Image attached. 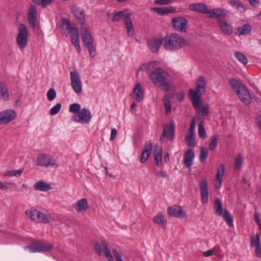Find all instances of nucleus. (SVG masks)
Here are the masks:
<instances>
[{"label":"nucleus","mask_w":261,"mask_h":261,"mask_svg":"<svg viewBox=\"0 0 261 261\" xmlns=\"http://www.w3.org/2000/svg\"><path fill=\"white\" fill-rule=\"evenodd\" d=\"M163 46L168 50H175L181 48L184 45L188 46L189 43L177 34H171L164 38Z\"/></svg>","instance_id":"nucleus-1"},{"label":"nucleus","mask_w":261,"mask_h":261,"mask_svg":"<svg viewBox=\"0 0 261 261\" xmlns=\"http://www.w3.org/2000/svg\"><path fill=\"white\" fill-rule=\"evenodd\" d=\"M206 81L203 76H199L196 84V90L191 89L189 90L190 99L193 106H198L201 99V95L205 92Z\"/></svg>","instance_id":"nucleus-2"},{"label":"nucleus","mask_w":261,"mask_h":261,"mask_svg":"<svg viewBox=\"0 0 261 261\" xmlns=\"http://www.w3.org/2000/svg\"><path fill=\"white\" fill-rule=\"evenodd\" d=\"M123 18L124 22L127 29V33L129 36L132 37L134 34V29L133 24L132 20L130 17V14L128 11L125 9L114 14L112 21H117Z\"/></svg>","instance_id":"nucleus-3"},{"label":"nucleus","mask_w":261,"mask_h":261,"mask_svg":"<svg viewBox=\"0 0 261 261\" xmlns=\"http://www.w3.org/2000/svg\"><path fill=\"white\" fill-rule=\"evenodd\" d=\"M80 30L82 40L89 51L90 56L93 58L96 55V51L93 45V40L91 34L86 27L83 26Z\"/></svg>","instance_id":"nucleus-4"},{"label":"nucleus","mask_w":261,"mask_h":261,"mask_svg":"<svg viewBox=\"0 0 261 261\" xmlns=\"http://www.w3.org/2000/svg\"><path fill=\"white\" fill-rule=\"evenodd\" d=\"M36 166L41 167H45L46 168L51 166L55 168L58 167V165L56 164V161L52 156L46 153L39 154L35 162Z\"/></svg>","instance_id":"nucleus-5"},{"label":"nucleus","mask_w":261,"mask_h":261,"mask_svg":"<svg viewBox=\"0 0 261 261\" xmlns=\"http://www.w3.org/2000/svg\"><path fill=\"white\" fill-rule=\"evenodd\" d=\"M151 81L156 86L163 83L166 80L168 75V73L160 67L156 68L148 73Z\"/></svg>","instance_id":"nucleus-6"},{"label":"nucleus","mask_w":261,"mask_h":261,"mask_svg":"<svg viewBox=\"0 0 261 261\" xmlns=\"http://www.w3.org/2000/svg\"><path fill=\"white\" fill-rule=\"evenodd\" d=\"M18 33L16 37V42L19 47L22 49L27 45L28 32L27 27L23 23H20L18 26Z\"/></svg>","instance_id":"nucleus-7"},{"label":"nucleus","mask_w":261,"mask_h":261,"mask_svg":"<svg viewBox=\"0 0 261 261\" xmlns=\"http://www.w3.org/2000/svg\"><path fill=\"white\" fill-rule=\"evenodd\" d=\"M175 134V123L174 122H171L169 126L164 125L163 127V130L160 138V141L163 142L165 140V138H169V140L172 141L174 137Z\"/></svg>","instance_id":"nucleus-8"},{"label":"nucleus","mask_w":261,"mask_h":261,"mask_svg":"<svg viewBox=\"0 0 261 261\" xmlns=\"http://www.w3.org/2000/svg\"><path fill=\"white\" fill-rule=\"evenodd\" d=\"M72 118L75 122L87 123L91 119V114L88 109L83 108L79 112L77 116H74Z\"/></svg>","instance_id":"nucleus-9"},{"label":"nucleus","mask_w":261,"mask_h":261,"mask_svg":"<svg viewBox=\"0 0 261 261\" xmlns=\"http://www.w3.org/2000/svg\"><path fill=\"white\" fill-rule=\"evenodd\" d=\"M71 85L73 91L77 94L82 92V83L79 73L75 71L70 72Z\"/></svg>","instance_id":"nucleus-10"},{"label":"nucleus","mask_w":261,"mask_h":261,"mask_svg":"<svg viewBox=\"0 0 261 261\" xmlns=\"http://www.w3.org/2000/svg\"><path fill=\"white\" fill-rule=\"evenodd\" d=\"M173 26L176 31L185 32L187 30V20L184 17H177L172 20Z\"/></svg>","instance_id":"nucleus-11"},{"label":"nucleus","mask_w":261,"mask_h":261,"mask_svg":"<svg viewBox=\"0 0 261 261\" xmlns=\"http://www.w3.org/2000/svg\"><path fill=\"white\" fill-rule=\"evenodd\" d=\"M29 248L32 252H36L50 251L53 247L50 244L38 242L31 245Z\"/></svg>","instance_id":"nucleus-12"},{"label":"nucleus","mask_w":261,"mask_h":261,"mask_svg":"<svg viewBox=\"0 0 261 261\" xmlns=\"http://www.w3.org/2000/svg\"><path fill=\"white\" fill-rule=\"evenodd\" d=\"M16 113L13 110H7L0 112V117L3 124H7L15 119Z\"/></svg>","instance_id":"nucleus-13"},{"label":"nucleus","mask_w":261,"mask_h":261,"mask_svg":"<svg viewBox=\"0 0 261 261\" xmlns=\"http://www.w3.org/2000/svg\"><path fill=\"white\" fill-rule=\"evenodd\" d=\"M168 213L170 216L174 217L184 218L186 216L181 206L177 205H173L169 207Z\"/></svg>","instance_id":"nucleus-14"},{"label":"nucleus","mask_w":261,"mask_h":261,"mask_svg":"<svg viewBox=\"0 0 261 261\" xmlns=\"http://www.w3.org/2000/svg\"><path fill=\"white\" fill-rule=\"evenodd\" d=\"M228 12L223 9H213L210 11L209 16L211 18H216L218 20H224V18L228 15Z\"/></svg>","instance_id":"nucleus-15"},{"label":"nucleus","mask_w":261,"mask_h":261,"mask_svg":"<svg viewBox=\"0 0 261 261\" xmlns=\"http://www.w3.org/2000/svg\"><path fill=\"white\" fill-rule=\"evenodd\" d=\"M72 12L79 22L83 25L85 22V14L84 10L76 6H73L72 8Z\"/></svg>","instance_id":"nucleus-16"},{"label":"nucleus","mask_w":261,"mask_h":261,"mask_svg":"<svg viewBox=\"0 0 261 261\" xmlns=\"http://www.w3.org/2000/svg\"><path fill=\"white\" fill-rule=\"evenodd\" d=\"M37 10L36 7L32 5L29 9V11L28 14V19L30 23V27L33 29L36 27V23L37 21Z\"/></svg>","instance_id":"nucleus-17"},{"label":"nucleus","mask_w":261,"mask_h":261,"mask_svg":"<svg viewBox=\"0 0 261 261\" xmlns=\"http://www.w3.org/2000/svg\"><path fill=\"white\" fill-rule=\"evenodd\" d=\"M72 207L75 209L76 212L78 213L86 212L89 208L88 200L86 198L81 199L74 203Z\"/></svg>","instance_id":"nucleus-18"},{"label":"nucleus","mask_w":261,"mask_h":261,"mask_svg":"<svg viewBox=\"0 0 261 261\" xmlns=\"http://www.w3.org/2000/svg\"><path fill=\"white\" fill-rule=\"evenodd\" d=\"M200 190L202 203H206L208 202V188L207 184L205 179H203L200 182Z\"/></svg>","instance_id":"nucleus-19"},{"label":"nucleus","mask_w":261,"mask_h":261,"mask_svg":"<svg viewBox=\"0 0 261 261\" xmlns=\"http://www.w3.org/2000/svg\"><path fill=\"white\" fill-rule=\"evenodd\" d=\"M239 99L245 104L249 105L250 103L251 100V96L250 93L246 87L242 88L241 90L239 91V93L237 94Z\"/></svg>","instance_id":"nucleus-20"},{"label":"nucleus","mask_w":261,"mask_h":261,"mask_svg":"<svg viewBox=\"0 0 261 261\" xmlns=\"http://www.w3.org/2000/svg\"><path fill=\"white\" fill-rule=\"evenodd\" d=\"M69 33L70 34L72 43L74 45L77 51L80 53L81 49L79 42V29H72V31H69Z\"/></svg>","instance_id":"nucleus-21"},{"label":"nucleus","mask_w":261,"mask_h":261,"mask_svg":"<svg viewBox=\"0 0 261 261\" xmlns=\"http://www.w3.org/2000/svg\"><path fill=\"white\" fill-rule=\"evenodd\" d=\"M189 9L192 11L204 14H209L210 11L207 8V6L203 3L192 4L189 6Z\"/></svg>","instance_id":"nucleus-22"},{"label":"nucleus","mask_w":261,"mask_h":261,"mask_svg":"<svg viewBox=\"0 0 261 261\" xmlns=\"http://www.w3.org/2000/svg\"><path fill=\"white\" fill-rule=\"evenodd\" d=\"M154 162L156 166L160 167L162 164V147L155 145L153 151Z\"/></svg>","instance_id":"nucleus-23"},{"label":"nucleus","mask_w":261,"mask_h":261,"mask_svg":"<svg viewBox=\"0 0 261 261\" xmlns=\"http://www.w3.org/2000/svg\"><path fill=\"white\" fill-rule=\"evenodd\" d=\"M194 153L193 149L189 148L185 153L184 156V164L187 168H190L193 164Z\"/></svg>","instance_id":"nucleus-24"},{"label":"nucleus","mask_w":261,"mask_h":261,"mask_svg":"<svg viewBox=\"0 0 261 261\" xmlns=\"http://www.w3.org/2000/svg\"><path fill=\"white\" fill-rule=\"evenodd\" d=\"M198 106L195 107L193 106L195 108L197 109V113L198 118L200 119H203V117L207 116L209 113L208 108L206 106H203L201 104V100L198 102Z\"/></svg>","instance_id":"nucleus-25"},{"label":"nucleus","mask_w":261,"mask_h":261,"mask_svg":"<svg viewBox=\"0 0 261 261\" xmlns=\"http://www.w3.org/2000/svg\"><path fill=\"white\" fill-rule=\"evenodd\" d=\"M164 38H161L151 40L149 43V48L153 53L158 51L161 45L163 44Z\"/></svg>","instance_id":"nucleus-26"},{"label":"nucleus","mask_w":261,"mask_h":261,"mask_svg":"<svg viewBox=\"0 0 261 261\" xmlns=\"http://www.w3.org/2000/svg\"><path fill=\"white\" fill-rule=\"evenodd\" d=\"M252 27L249 23H245L243 26L238 28L236 30L235 34L240 36L241 35H246L251 31Z\"/></svg>","instance_id":"nucleus-27"},{"label":"nucleus","mask_w":261,"mask_h":261,"mask_svg":"<svg viewBox=\"0 0 261 261\" xmlns=\"http://www.w3.org/2000/svg\"><path fill=\"white\" fill-rule=\"evenodd\" d=\"M133 97L135 98L137 101H141L143 99V92L140 84H137L133 89Z\"/></svg>","instance_id":"nucleus-28"},{"label":"nucleus","mask_w":261,"mask_h":261,"mask_svg":"<svg viewBox=\"0 0 261 261\" xmlns=\"http://www.w3.org/2000/svg\"><path fill=\"white\" fill-rule=\"evenodd\" d=\"M219 25L222 32L226 35H230L232 33V28L228 24L225 20H220Z\"/></svg>","instance_id":"nucleus-29"},{"label":"nucleus","mask_w":261,"mask_h":261,"mask_svg":"<svg viewBox=\"0 0 261 261\" xmlns=\"http://www.w3.org/2000/svg\"><path fill=\"white\" fill-rule=\"evenodd\" d=\"M34 188L36 190L47 192L51 189L50 185L43 181H39L35 183Z\"/></svg>","instance_id":"nucleus-30"},{"label":"nucleus","mask_w":261,"mask_h":261,"mask_svg":"<svg viewBox=\"0 0 261 261\" xmlns=\"http://www.w3.org/2000/svg\"><path fill=\"white\" fill-rule=\"evenodd\" d=\"M0 95L5 100H7L9 97L7 85L4 82H0Z\"/></svg>","instance_id":"nucleus-31"},{"label":"nucleus","mask_w":261,"mask_h":261,"mask_svg":"<svg viewBox=\"0 0 261 261\" xmlns=\"http://www.w3.org/2000/svg\"><path fill=\"white\" fill-rule=\"evenodd\" d=\"M229 83L236 94L239 93L241 89L245 87L240 82V81L234 79H230L229 80Z\"/></svg>","instance_id":"nucleus-32"},{"label":"nucleus","mask_w":261,"mask_h":261,"mask_svg":"<svg viewBox=\"0 0 261 261\" xmlns=\"http://www.w3.org/2000/svg\"><path fill=\"white\" fill-rule=\"evenodd\" d=\"M215 214L221 216L223 215V207L222 203L219 199H216L214 202Z\"/></svg>","instance_id":"nucleus-33"},{"label":"nucleus","mask_w":261,"mask_h":261,"mask_svg":"<svg viewBox=\"0 0 261 261\" xmlns=\"http://www.w3.org/2000/svg\"><path fill=\"white\" fill-rule=\"evenodd\" d=\"M101 246L103 247V252L109 261H114L113 257L110 252V250L108 249L106 241H101Z\"/></svg>","instance_id":"nucleus-34"},{"label":"nucleus","mask_w":261,"mask_h":261,"mask_svg":"<svg viewBox=\"0 0 261 261\" xmlns=\"http://www.w3.org/2000/svg\"><path fill=\"white\" fill-rule=\"evenodd\" d=\"M153 220L154 223L159 225H162L164 228L165 227L166 225L167 221L165 219L163 215L161 213L158 214L154 216Z\"/></svg>","instance_id":"nucleus-35"},{"label":"nucleus","mask_w":261,"mask_h":261,"mask_svg":"<svg viewBox=\"0 0 261 261\" xmlns=\"http://www.w3.org/2000/svg\"><path fill=\"white\" fill-rule=\"evenodd\" d=\"M25 213L32 220L35 221L37 218L38 219L40 212L36 209H31L26 211Z\"/></svg>","instance_id":"nucleus-36"},{"label":"nucleus","mask_w":261,"mask_h":261,"mask_svg":"<svg viewBox=\"0 0 261 261\" xmlns=\"http://www.w3.org/2000/svg\"><path fill=\"white\" fill-rule=\"evenodd\" d=\"M185 141L188 146L194 147L196 145L195 137L194 134H187L185 138Z\"/></svg>","instance_id":"nucleus-37"},{"label":"nucleus","mask_w":261,"mask_h":261,"mask_svg":"<svg viewBox=\"0 0 261 261\" xmlns=\"http://www.w3.org/2000/svg\"><path fill=\"white\" fill-rule=\"evenodd\" d=\"M218 136L213 135L210 138V142L209 144V149L210 150H214L216 149L218 145Z\"/></svg>","instance_id":"nucleus-38"},{"label":"nucleus","mask_w":261,"mask_h":261,"mask_svg":"<svg viewBox=\"0 0 261 261\" xmlns=\"http://www.w3.org/2000/svg\"><path fill=\"white\" fill-rule=\"evenodd\" d=\"M223 218L225 220L227 224L230 226H233V218L230 214L228 212L226 209L224 210Z\"/></svg>","instance_id":"nucleus-39"},{"label":"nucleus","mask_w":261,"mask_h":261,"mask_svg":"<svg viewBox=\"0 0 261 261\" xmlns=\"http://www.w3.org/2000/svg\"><path fill=\"white\" fill-rule=\"evenodd\" d=\"M234 56L243 65H246L247 64V58L243 53L236 51L234 53Z\"/></svg>","instance_id":"nucleus-40"},{"label":"nucleus","mask_w":261,"mask_h":261,"mask_svg":"<svg viewBox=\"0 0 261 261\" xmlns=\"http://www.w3.org/2000/svg\"><path fill=\"white\" fill-rule=\"evenodd\" d=\"M225 170V167L223 164L220 165L217 168V172L216 175L217 180L222 181L223 180V176L224 175Z\"/></svg>","instance_id":"nucleus-41"},{"label":"nucleus","mask_w":261,"mask_h":261,"mask_svg":"<svg viewBox=\"0 0 261 261\" xmlns=\"http://www.w3.org/2000/svg\"><path fill=\"white\" fill-rule=\"evenodd\" d=\"M208 154V152L206 149H205L204 147H201L200 148V152L199 155V160L201 163H204L206 161L207 155Z\"/></svg>","instance_id":"nucleus-42"},{"label":"nucleus","mask_w":261,"mask_h":261,"mask_svg":"<svg viewBox=\"0 0 261 261\" xmlns=\"http://www.w3.org/2000/svg\"><path fill=\"white\" fill-rule=\"evenodd\" d=\"M250 246L252 247L260 246V238L258 233L251 238Z\"/></svg>","instance_id":"nucleus-43"},{"label":"nucleus","mask_w":261,"mask_h":261,"mask_svg":"<svg viewBox=\"0 0 261 261\" xmlns=\"http://www.w3.org/2000/svg\"><path fill=\"white\" fill-rule=\"evenodd\" d=\"M243 158L241 154H239L234 160V169L236 171L239 170L242 164Z\"/></svg>","instance_id":"nucleus-44"},{"label":"nucleus","mask_w":261,"mask_h":261,"mask_svg":"<svg viewBox=\"0 0 261 261\" xmlns=\"http://www.w3.org/2000/svg\"><path fill=\"white\" fill-rule=\"evenodd\" d=\"M22 173V170H9L7 171L4 175V176H16V177H19L21 176V174Z\"/></svg>","instance_id":"nucleus-45"},{"label":"nucleus","mask_w":261,"mask_h":261,"mask_svg":"<svg viewBox=\"0 0 261 261\" xmlns=\"http://www.w3.org/2000/svg\"><path fill=\"white\" fill-rule=\"evenodd\" d=\"M198 134L202 139H204L206 137V132L203 124V121H201L198 124Z\"/></svg>","instance_id":"nucleus-46"},{"label":"nucleus","mask_w":261,"mask_h":261,"mask_svg":"<svg viewBox=\"0 0 261 261\" xmlns=\"http://www.w3.org/2000/svg\"><path fill=\"white\" fill-rule=\"evenodd\" d=\"M163 100L165 108V113L168 115L171 112V104L170 100L163 98Z\"/></svg>","instance_id":"nucleus-47"},{"label":"nucleus","mask_w":261,"mask_h":261,"mask_svg":"<svg viewBox=\"0 0 261 261\" xmlns=\"http://www.w3.org/2000/svg\"><path fill=\"white\" fill-rule=\"evenodd\" d=\"M81 106L79 103H74L70 105L69 107V111L72 113H79L81 111Z\"/></svg>","instance_id":"nucleus-48"},{"label":"nucleus","mask_w":261,"mask_h":261,"mask_svg":"<svg viewBox=\"0 0 261 261\" xmlns=\"http://www.w3.org/2000/svg\"><path fill=\"white\" fill-rule=\"evenodd\" d=\"M46 95H47L48 100L49 101H52L54 99H55V98L56 97V95H57L56 92L54 89L50 88L47 91Z\"/></svg>","instance_id":"nucleus-49"},{"label":"nucleus","mask_w":261,"mask_h":261,"mask_svg":"<svg viewBox=\"0 0 261 261\" xmlns=\"http://www.w3.org/2000/svg\"><path fill=\"white\" fill-rule=\"evenodd\" d=\"M62 107V105L60 103L56 104L54 107H53L49 111V114L51 115H54L58 113L60 111Z\"/></svg>","instance_id":"nucleus-50"},{"label":"nucleus","mask_w":261,"mask_h":261,"mask_svg":"<svg viewBox=\"0 0 261 261\" xmlns=\"http://www.w3.org/2000/svg\"><path fill=\"white\" fill-rule=\"evenodd\" d=\"M38 220L44 223H49V221L47 218V215L45 214L40 212V214L38 215Z\"/></svg>","instance_id":"nucleus-51"},{"label":"nucleus","mask_w":261,"mask_h":261,"mask_svg":"<svg viewBox=\"0 0 261 261\" xmlns=\"http://www.w3.org/2000/svg\"><path fill=\"white\" fill-rule=\"evenodd\" d=\"M63 24L66 26V29L69 31H72V29H78L77 27H73L71 25V22L69 19H64L62 20Z\"/></svg>","instance_id":"nucleus-52"},{"label":"nucleus","mask_w":261,"mask_h":261,"mask_svg":"<svg viewBox=\"0 0 261 261\" xmlns=\"http://www.w3.org/2000/svg\"><path fill=\"white\" fill-rule=\"evenodd\" d=\"M151 153L149 152H145V151H143L141 154V158H140V162L142 163H145L148 159L149 158L150 155Z\"/></svg>","instance_id":"nucleus-53"},{"label":"nucleus","mask_w":261,"mask_h":261,"mask_svg":"<svg viewBox=\"0 0 261 261\" xmlns=\"http://www.w3.org/2000/svg\"><path fill=\"white\" fill-rule=\"evenodd\" d=\"M158 86L162 87L163 89L166 91H168L170 89V85L167 82V79L165 80L163 83H160Z\"/></svg>","instance_id":"nucleus-54"},{"label":"nucleus","mask_w":261,"mask_h":261,"mask_svg":"<svg viewBox=\"0 0 261 261\" xmlns=\"http://www.w3.org/2000/svg\"><path fill=\"white\" fill-rule=\"evenodd\" d=\"M229 4L231 6H234L237 8L239 9L240 8H242L244 9L243 4L239 1L237 0H232L229 2Z\"/></svg>","instance_id":"nucleus-55"},{"label":"nucleus","mask_w":261,"mask_h":261,"mask_svg":"<svg viewBox=\"0 0 261 261\" xmlns=\"http://www.w3.org/2000/svg\"><path fill=\"white\" fill-rule=\"evenodd\" d=\"M174 0H155L154 3L160 5H166L171 4Z\"/></svg>","instance_id":"nucleus-56"},{"label":"nucleus","mask_w":261,"mask_h":261,"mask_svg":"<svg viewBox=\"0 0 261 261\" xmlns=\"http://www.w3.org/2000/svg\"><path fill=\"white\" fill-rule=\"evenodd\" d=\"M195 120L194 118H193L191 121V122L190 128L188 131V134H191V135L194 134L193 131L195 128Z\"/></svg>","instance_id":"nucleus-57"},{"label":"nucleus","mask_w":261,"mask_h":261,"mask_svg":"<svg viewBox=\"0 0 261 261\" xmlns=\"http://www.w3.org/2000/svg\"><path fill=\"white\" fill-rule=\"evenodd\" d=\"M152 150V144L151 141L147 143L145 145L144 151L151 153Z\"/></svg>","instance_id":"nucleus-58"},{"label":"nucleus","mask_w":261,"mask_h":261,"mask_svg":"<svg viewBox=\"0 0 261 261\" xmlns=\"http://www.w3.org/2000/svg\"><path fill=\"white\" fill-rule=\"evenodd\" d=\"M103 249V247L101 246V242L100 244H99L98 243H96L95 244V249L96 250V252L98 255H101L102 251L101 249Z\"/></svg>","instance_id":"nucleus-59"},{"label":"nucleus","mask_w":261,"mask_h":261,"mask_svg":"<svg viewBox=\"0 0 261 261\" xmlns=\"http://www.w3.org/2000/svg\"><path fill=\"white\" fill-rule=\"evenodd\" d=\"M6 184L12 185V184H13V183H12V182H11V183H10V182L4 183V182H2L0 180V189L2 191L7 192L8 190L9 187L6 186Z\"/></svg>","instance_id":"nucleus-60"},{"label":"nucleus","mask_w":261,"mask_h":261,"mask_svg":"<svg viewBox=\"0 0 261 261\" xmlns=\"http://www.w3.org/2000/svg\"><path fill=\"white\" fill-rule=\"evenodd\" d=\"M55 0H41L40 4L43 7H45L46 6L50 5Z\"/></svg>","instance_id":"nucleus-61"},{"label":"nucleus","mask_w":261,"mask_h":261,"mask_svg":"<svg viewBox=\"0 0 261 261\" xmlns=\"http://www.w3.org/2000/svg\"><path fill=\"white\" fill-rule=\"evenodd\" d=\"M255 254L257 257L261 258V245L255 247Z\"/></svg>","instance_id":"nucleus-62"},{"label":"nucleus","mask_w":261,"mask_h":261,"mask_svg":"<svg viewBox=\"0 0 261 261\" xmlns=\"http://www.w3.org/2000/svg\"><path fill=\"white\" fill-rule=\"evenodd\" d=\"M165 14L173 13L175 11V9L173 7L166 8L164 7Z\"/></svg>","instance_id":"nucleus-63"},{"label":"nucleus","mask_w":261,"mask_h":261,"mask_svg":"<svg viewBox=\"0 0 261 261\" xmlns=\"http://www.w3.org/2000/svg\"><path fill=\"white\" fill-rule=\"evenodd\" d=\"M174 93L170 92H168L167 94H166L164 95L163 98L170 100V99L174 98Z\"/></svg>","instance_id":"nucleus-64"}]
</instances>
